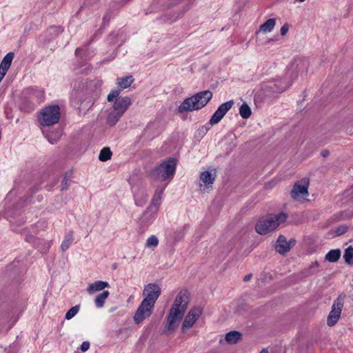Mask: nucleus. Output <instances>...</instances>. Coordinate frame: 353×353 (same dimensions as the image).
Returning <instances> with one entry per match:
<instances>
[{"label": "nucleus", "mask_w": 353, "mask_h": 353, "mask_svg": "<svg viewBox=\"0 0 353 353\" xmlns=\"http://www.w3.org/2000/svg\"><path fill=\"white\" fill-rule=\"evenodd\" d=\"M112 152L109 148H103L99 155V159L101 161H106L111 159Z\"/></svg>", "instance_id": "31"}, {"label": "nucleus", "mask_w": 353, "mask_h": 353, "mask_svg": "<svg viewBox=\"0 0 353 353\" xmlns=\"http://www.w3.org/2000/svg\"><path fill=\"white\" fill-rule=\"evenodd\" d=\"M73 240H74L73 233H72V232H70L65 236L64 239L61 243V250L63 252L66 251L69 248V247L71 245Z\"/></svg>", "instance_id": "26"}, {"label": "nucleus", "mask_w": 353, "mask_h": 353, "mask_svg": "<svg viewBox=\"0 0 353 353\" xmlns=\"http://www.w3.org/2000/svg\"><path fill=\"white\" fill-rule=\"evenodd\" d=\"M239 114L243 119H246L250 117V115L252 114V111H251L250 108L246 103H243L241 105V107L239 108Z\"/></svg>", "instance_id": "28"}, {"label": "nucleus", "mask_w": 353, "mask_h": 353, "mask_svg": "<svg viewBox=\"0 0 353 353\" xmlns=\"http://www.w3.org/2000/svg\"><path fill=\"white\" fill-rule=\"evenodd\" d=\"M343 305L344 296H339L336 300H334L332 306V310L327 319V325L333 326L338 322L341 317Z\"/></svg>", "instance_id": "9"}, {"label": "nucleus", "mask_w": 353, "mask_h": 353, "mask_svg": "<svg viewBox=\"0 0 353 353\" xmlns=\"http://www.w3.org/2000/svg\"><path fill=\"white\" fill-rule=\"evenodd\" d=\"M83 52V49L81 48H77L75 54L77 56H80Z\"/></svg>", "instance_id": "42"}, {"label": "nucleus", "mask_w": 353, "mask_h": 353, "mask_svg": "<svg viewBox=\"0 0 353 353\" xmlns=\"http://www.w3.org/2000/svg\"><path fill=\"white\" fill-rule=\"evenodd\" d=\"M290 85V83L285 80H279L265 85V89L273 93H279L284 92Z\"/></svg>", "instance_id": "15"}, {"label": "nucleus", "mask_w": 353, "mask_h": 353, "mask_svg": "<svg viewBox=\"0 0 353 353\" xmlns=\"http://www.w3.org/2000/svg\"><path fill=\"white\" fill-rule=\"evenodd\" d=\"M309 181L303 179L296 183L291 191V196L294 199H301L305 198L308 195Z\"/></svg>", "instance_id": "13"}, {"label": "nucleus", "mask_w": 353, "mask_h": 353, "mask_svg": "<svg viewBox=\"0 0 353 353\" xmlns=\"http://www.w3.org/2000/svg\"><path fill=\"white\" fill-rule=\"evenodd\" d=\"M251 277L252 274H248L244 277L243 280L244 281H248L251 279Z\"/></svg>", "instance_id": "43"}, {"label": "nucleus", "mask_w": 353, "mask_h": 353, "mask_svg": "<svg viewBox=\"0 0 353 353\" xmlns=\"http://www.w3.org/2000/svg\"><path fill=\"white\" fill-rule=\"evenodd\" d=\"M161 293V288L157 284L149 283L144 288L143 292V299L142 301L150 303V305L154 307L155 303Z\"/></svg>", "instance_id": "10"}, {"label": "nucleus", "mask_w": 353, "mask_h": 353, "mask_svg": "<svg viewBox=\"0 0 353 353\" xmlns=\"http://www.w3.org/2000/svg\"><path fill=\"white\" fill-rule=\"evenodd\" d=\"M241 338V334L238 331H230L226 334L225 339L230 344L236 343Z\"/></svg>", "instance_id": "24"}, {"label": "nucleus", "mask_w": 353, "mask_h": 353, "mask_svg": "<svg viewBox=\"0 0 353 353\" xmlns=\"http://www.w3.org/2000/svg\"><path fill=\"white\" fill-rule=\"evenodd\" d=\"M341 256V251L339 249L332 250L325 255V259L330 262H336Z\"/></svg>", "instance_id": "27"}, {"label": "nucleus", "mask_w": 353, "mask_h": 353, "mask_svg": "<svg viewBox=\"0 0 353 353\" xmlns=\"http://www.w3.org/2000/svg\"><path fill=\"white\" fill-rule=\"evenodd\" d=\"M350 191L353 193V185L350 188Z\"/></svg>", "instance_id": "47"}, {"label": "nucleus", "mask_w": 353, "mask_h": 353, "mask_svg": "<svg viewBox=\"0 0 353 353\" xmlns=\"http://www.w3.org/2000/svg\"><path fill=\"white\" fill-rule=\"evenodd\" d=\"M154 307L150 303L141 301L133 317L134 323L139 325L149 318L152 313Z\"/></svg>", "instance_id": "11"}, {"label": "nucleus", "mask_w": 353, "mask_h": 353, "mask_svg": "<svg viewBox=\"0 0 353 353\" xmlns=\"http://www.w3.org/2000/svg\"><path fill=\"white\" fill-rule=\"evenodd\" d=\"M176 167V160L170 158L154 168L150 173L154 180L166 181L167 185L173 179Z\"/></svg>", "instance_id": "4"}, {"label": "nucleus", "mask_w": 353, "mask_h": 353, "mask_svg": "<svg viewBox=\"0 0 353 353\" xmlns=\"http://www.w3.org/2000/svg\"><path fill=\"white\" fill-rule=\"evenodd\" d=\"M234 104L233 100L228 101L220 105L217 108V110L224 116L231 109Z\"/></svg>", "instance_id": "30"}, {"label": "nucleus", "mask_w": 353, "mask_h": 353, "mask_svg": "<svg viewBox=\"0 0 353 353\" xmlns=\"http://www.w3.org/2000/svg\"><path fill=\"white\" fill-rule=\"evenodd\" d=\"M185 234V228H179L174 232V239L175 241H179L183 239Z\"/></svg>", "instance_id": "36"}, {"label": "nucleus", "mask_w": 353, "mask_h": 353, "mask_svg": "<svg viewBox=\"0 0 353 353\" xmlns=\"http://www.w3.org/2000/svg\"><path fill=\"white\" fill-rule=\"evenodd\" d=\"M343 258L347 263L349 265H353V248H347L344 252Z\"/></svg>", "instance_id": "32"}, {"label": "nucleus", "mask_w": 353, "mask_h": 353, "mask_svg": "<svg viewBox=\"0 0 353 353\" xmlns=\"http://www.w3.org/2000/svg\"><path fill=\"white\" fill-rule=\"evenodd\" d=\"M203 313V309L200 306L192 307L186 314L181 325V332L185 334L193 327L196 321Z\"/></svg>", "instance_id": "8"}, {"label": "nucleus", "mask_w": 353, "mask_h": 353, "mask_svg": "<svg viewBox=\"0 0 353 353\" xmlns=\"http://www.w3.org/2000/svg\"><path fill=\"white\" fill-rule=\"evenodd\" d=\"M295 241L291 239L290 242L287 241L284 236H279L275 245L276 250L280 254H285L290 249L291 244H294Z\"/></svg>", "instance_id": "16"}, {"label": "nucleus", "mask_w": 353, "mask_h": 353, "mask_svg": "<svg viewBox=\"0 0 353 353\" xmlns=\"http://www.w3.org/2000/svg\"><path fill=\"white\" fill-rule=\"evenodd\" d=\"M167 186L165 183L162 186L158 187L153 195L150 206L147 208L143 214L141 221L147 223H150L155 218V214L157 213L159 208L161 204L163 192Z\"/></svg>", "instance_id": "7"}, {"label": "nucleus", "mask_w": 353, "mask_h": 353, "mask_svg": "<svg viewBox=\"0 0 353 353\" xmlns=\"http://www.w3.org/2000/svg\"><path fill=\"white\" fill-rule=\"evenodd\" d=\"M200 179L205 188H209L214 183L215 175L207 170L201 173Z\"/></svg>", "instance_id": "19"}, {"label": "nucleus", "mask_w": 353, "mask_h": 353, "mask_svg": "<svg viewBox=\"0 0 353 353\" xmlns=\"http://www.w3.org/2000/svg\"><path fill=\"white\" fill-rule=\"evenodd\" d=\"M41 130L45 137L51 144L56 143L62 136V130L59 128L50 132H47L43 128H42Z\"/></svg>", "instance_id": "17"}, {"label": "nucleus", "mask_w": 353, "mask_h": 353, "mask_svg": "<svg viewBox=\"0 0 353 353\" xmlns=\"http://www.w3.org/2000/svg\"><path fill=\"white\" fill-rule=\"evenodd\" d=\"M24 98L30 101L33 106L43 101L45 92L43 89L28 88L23 91Z\"/></svg>", "instance_id": "12"}, {"label": "nucleus", "mask_w": 353, "mask_h": 353, "mask_svg": "<svg viewBox=\"0 0 353 353\" xmlns=\"http://www.w3.org/2000/svg\"><path fill=\"white\" fill-rule=\"evenodd\" d=\"M223 117L224 115L216 110L210 119L209 123L211 125H216L223 118Z\"/></svg>", "instance_id": "33"}, {"label": "nucleus", "mask_w": 353, "mask_h": 353, "mask_svg": "<svg viewBox=\"0 0 353 353\" xmlns=\"http://www.w3.org/2000/svg\"><path fill=\"white\" fill-rule=\"evenodd\" d=\"M134 203L137 206L143 207L147 202L148 194L145 188L142 186L132 187Z\"/></svg>", "instance_id": "14"}, {"label": "nucleus", "mask_w": 353, "mask_h": 353, "mask_svg": "<svg viewBox=\"0 0 353 353\" xmlns=\"http://www.w3.org/2000/svg\"><path fill=\"white\" fill-rule=\"evenodd\" d=\"M63 30V28L61 26H52L48 29L50 33H54L55 34H58L62 32Z\"/></svg>", "instance_id": "38"}, {"label": "nucleus", "mask_w": 353, "mask_h": 353, "mask_svg": "<svg viewBox=\"0 0 353 353\" xmlns=\"http://www.w3.org/2000/svg\"><path fill=\"white\" fill-rule=\"evenodd\" d=\"M315 265L316 267L319 265L317 262L315 263Z\"/></svg>", "instance_id": "48"}, {"label": "nucleus", "mask_w": 353, "mask_h": 353, "mask_svg": "<svg viewBox=\"0 0 353 353\" xmlns=\"http://www.w3.org/2000/svg\"><path fill=\"white\" fill-rule=\"evenodd\" d=\"M158 245L159 239L154 235L150 236L146 240L145 247L147 248L151 249L152 250H154L158 246Z\"/></svg>", "instance_id": "29"}, {"label": "nucleus", "mask_w": 353, "mask_h": 353, "mask_svg": "<svg viewBox=\"0 0 353 353\" xmlns=\"http://www.w3.org/2000/svg\"><path fill=\"white\" fill-rule=\"evenodd\" d=\"M212 97V93L209 91L200 92L191 97L185 99L179 106L180 113L192 112L203 108Z\"/></svg>", "instance_id": "3"}, {"label": "nucleus", "mask_w": 353, "mask_h": 353, "mask_svg": "<svg viewBox=\"0 0 353 353\" xmlns=\"http://www.w3.org/2000/svg\"><path fill=\"white\" fill-rule=\"evenodd\" d=\"M276 25V21L274 19H269L265 23L261 24L259 28V30L256 32L259 34L260 32L263 33L270 32Z\"/></svg>", "instance_id": "21"}, {"label": "nucleus", "mask_w": 353, "mask_h": 353, "mask_svg": "<svg viewBox=\"0 0 353 353\" xmlns=\"http://www.w3.org/2000/svg\"><path fill=\"white\" fill-rule=\"evenodd\" d=\"M110 295L108 290L99 294L94 299V304L97 308H102L104 306L105 302Z\"/></svg>", "instance_id": "22"}, {"label": "nucleus", "mask_w": 353, "mask_h": 353, "mask_svg": "<svg viewBox=\"0 0 353 353\" xmlns=\"http://www.w3.org/2000/svg\"><path fill=\"white\" fill-rule=\"evenodd\" d=\"M109 285V283L106 281H97L88 285L87 292L88 294H92L94 292L103 290L105 288H108Z\"/></svg>", "instance_id": "18"}, {"label": "nucleus", "mask_w": 353, "mask_h": 353, "mask_svg": "<svg viewBox=\"0 0 353 353\" xmlns=\"http://www.w3.org/2000/svg\"><path fill=\"white\" fill-rule=\"evenodd\" d=\"M134 82V78L132 76H128L125 77H121L117 79V85L119 88V90H123L128 88Z\"/></svg>", "instance_id": "23"}, {"label": "nucleus", "mask_w": 353, "mask_h": 353, "mask_svg": "<svg viewBox=\"0 0 353 353\" xmlns=\"http://www.w3.org/2000/svg\"><path fill=\"white\" fill-rule=\"evenodd\" d=\"M189 303V293L185 290H181L176 296L174 303L167 316V324L165 330L173 331L179 325Z\"/></svg>", "instance_id": "1"}, {"label": "nucleus", "mask_w": 353, "mask_h": 353, "mask_svg": "<svg viewBox=\"0 0 353 353\" xmlns=\"http://www.w3.org/2000/svg\"><path fill=\"white\" fill-rule=\"evenodd\" d=\"M32 238V243L34 245H37L39 248L40 250L43 252H47L51 247L52 241H42V245H41V241L36 239L34 236Z\"/></svg>", "instance_id": "25"}, {"label": "nucleus", "mask_w": 353, "mask_h": 353, "mask_svg": "<svg viewBox=\"0 0 353 353\" xmlns=\"http://www.w3.org/2000/svg\"><path fill=\"white\" fill-rule=\"evenodd\" d=\"M346 230H347L346 227H341L337 229L336 232H337V234L340 235V234L344 233Z\"/></svg>", "instance_id": "41"}, {"label": "nucleus", "mask_w": 353, "mask_h": 353, "mask_svg": "<svg viewBox=\"0 0 353 353\" xmlns=\"http://www.w3.org/2000/svg\"><path fill=\"white\" fill-rule=\"evenodd\" d=\"M90 343L88 341H84L81 345V350L83 352H85L87 350H88V349L90 348Z\"/></svg>", "instance_id": "39"}, {"label": "nucleus", "mask_w": 353, "mask_h": 353, "mask_svg": "<svg viewBox=\"0 0 353 353\" xmlns=\"http://www.w3.org/2000/svg\"><path fill=\"white\" fill-rule=\"evenodd\" d=\"M14 57V54L12 52L6 54L0 63V70L7 72L11 65Z\"/></svg>", "instance_id": "20"}, {"label": "nucleus", "mask_w": 353, "mask_h": 353, "mask_svg": "<svg viewBox=\"0 0 353 353\" xmlns=\"http://www.w3.org/2000/svg\"><path fill=\"white\" fill-rule=\"evenodd\" d=\"M322 155L325 157L328 155V152L327 151H324L323 153H322Z\"/></svg>", "instance_id": "45"}, {"label": "nucleus", "mask_w": 353, "mask_h": 353, "mask_svg": "<svg viewBox=\"0 0 353 353\" xmlns=\"http://www.w3.org/2000/svg\"><path fill=\"white\" fill-rule=\"evenodd\" d=\"M120 90H112L108 95V101L113 102L112 109L107 116V123L114 126L132 104L129 97H119Z\"/></svg>", "instance_id": "2"}, {"label": "nucleus", "mask_w": 353, "mask_h": 353, "mask_svg": "<svg viewBox=\"0 0 353 353\" xmlns=\"http://www.w3.org/2000/svg\"><path fill=\"white\" fill-rule=\"evenodd\" d=\"M288 30H289L288 25L287 23L284 24L281 28V30H280L281 31V34L282 36L285 35L287 34Z\"/></svg>", "instance_id": "40"}, {"label": "nucleus", "mask_w": 353, "mask_h": 353, "mask_svg": "<svg viewBox=\"0 0 353 353\" xmlns=\"http://www.w3.org/2000/svg\"><path fill=\"white\" fill-rule=\"evenodd\" d=\"M61 111L57 105H48L40 111L37 116L38 122L42 128L57 124L60 119Z\"/></svg>", "instance_id": "6"}, {"label": "nucleus", "mask_w": 353, "mask_h": 353, "mask_svg": "<svg viewBox=\"0 0 353 353\" xmlns=\"http://www.w3.org/2000/svg\"><path fill=\"white\" fill-rule=\"evenodd\" d=\"M223 117L224 115L216 110L210 119L209 123L211 125H216L223 118Z\"/></svg>", "instance_id": "34"}, {"label": "nucleus", "mask_w": 353, "mask_h": 353, "mask_svg": "<svg viewBox=\"0 0 353 353\" xmlns=\"http://www.w3.org/2000/svg\"><path fill=\"white\" fill-rule=\"evenodd\" d=\"M260 353H268V351L267 349L264 348L260 352Z\"/></svg>", "instance_id": "46"}, {"label": "nucleus", "mask_w": 353, "mask_h": 353, "mask_svg": "<svg viewBox=\"0 0 353 353\" xmlns=\"http://www.w3.org/2000/svg\"><path fill=\"white\" fill-rule=\"evenodd\" d=\"M21 108L24 111H30L33 109V107L32 106L30 110H28L23 105H21Z\"/></svg>", "instance_id": "44"}, {"label": "nucleus", "mask_w": 353, "mask_h": 353, "mask_svg": "<svg viewBox=\"0 0 353 353\" xmlns=\"http://www.w3.org/2000/svg\"><path fill=\"white\" fill-rule=\"evenodd\" d=\"M80 307L79 305L73 306L70 308L65 314V319L70 320L72 319L79 311Z\"/></svg>", "instance_id": "35"}, {"label": "nucleus", "mask_w": 353, "mask_h": 353, "mask_svg": "<svg viewBox=\"0 0 353 353\" xmlns=\"http://www.w3.org/2000/svg\"><path fill=\"white\" fill-rule=\"evenodd\" d=\"M287 219L284 213L270 214L262 217L256 225V231L259 234H265L273 231Z\"/></svg>", "instance_id": "5"}, {"label": "nucleus", "mask_w": 353, "mask_h": 353, "mask_svg": "<svg viewBox=\"0 0 353 353\" xmlns=\"http://www.w3.org/2000/svg\"><path fill=\"white\" fill-rule=\"evenodd\" d=\"M71 183V179L69 176H65L61 183V190L62 191L65 190L70 186Z\"/></svg>", "instance_id": "37"}, {"label": "nucleus", "mask_w": 353, "mask_h": 353, "mask_svg": "<svg viewBox=\"0 0 353 353\" xmlns=\"http://www.w3.org/2000/svg\"><path fill=\"white\" fill-rule=\"evenodd\" d=\"M274 40H275V39H270V41H274Z\"/></svg>", "instance_id": "49"}]
</instances>
